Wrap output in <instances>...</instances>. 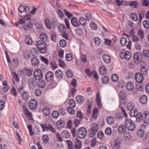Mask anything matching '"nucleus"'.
<instances>
[{"label":"nucleus","mask_w":149,"mask_h":149,"mask_svg":"<svg viewBox=\"0 0 149 149\" xmlns=\"http://www.w3.org/2000/svg\"><path fill=\"white\" fill-rule=\"evenodd\" d=\"M80 58L81 62L83 63H86L87 61L86 56L85 54L81 53Z\"/></svg>","instance_id":"38"},{"label":"nucleus","mask_w":149,"mask_h":149,"mask_svg":"<svg viewBox=\"0 0 149 149\" xmlns=\"http://www.w3.org/2000/svg\"><path fill=\"white\" fill-rule=\"evenodd\" d=\"M58 29L59 31L61 33H64L66 31V28L63 24H60L58 26Z\"/></svg>","instance_id":"25"},{"label":"nucleus","mask_w":149,"mask_h":149,"mask_svg":"<svg viewBox=\"0 0 149 149\" xmlns=\"http://www.w3.org/2000/svg\"><path fill=\"white\" fill-rule=\"evenodd\" d=\"M143 56L145 57H148L149 56V50L147 49H145L143 51Z\"/></svg>","instance_id":"64"},{"label":"nucleus","mask_w":149,"mask_h":149,"mask_svg":"<svg viewBox=\"0 0 149 149\" xmlns=\"http://www.w3.org/2000/svg\"><path fill=\"white\" fill-rule=\"evenodd\" d=\"M23 56L26 60L29 59L31 57V52L29 51H25L24 52Z\"/></svg>","instance_id":"26"},{"label":"nucleus","mask_w":149,"mask_h":149,"mask_svg":"<svg viewBox=\"0 0 149 149\" xmlns=\"http://www.w3.org/2000/svg\"><path fill=\"white\" fill-rule=\"evenodd\" d=\"M137 34L138 36L141 39L143 38L144 33L142 30L141 29L138 30L137 32Z\"/></svg>","instance_id":"52"},{"label":"nucleus","mask_w":149,"mask_h":149,"mask_svg":"<svg viewBox=\"0 0 149 149\" xmlns=\"http://www.w3.org/2000/svg\"><path fill=\"white\" fill-rule=\"evenodd\" d=\"M140 101L142 104H146L147 101V96L145 95L141 96L140 98Z\"/></svg>","instance_id":"30"},{"label":"nucleus","mask_w":149,"mask_h":149,"mask_svg":"<svg viewBox=\"0 0 149 149\" xmlns=\"http://www.w3.org/2000/svg\"><path fill=\"white\" fill-rule=\"evenodd\" d=\"M23 111L24 112L25 116L28 118L29 120H32L33 118L32 113L30 112L27 109L24 107H23Z\"/></svg>","instance_id":"9"},{"label":"nucleus","mask_w":149,"mask_h":149,"mask_svg":"<svg viewBox=\"0 0 149 149\" xmlns=\"http://www.w3.org/2000/svg\"><path fill=\"white\" fill-rule=\"evenodd\" d=\"M107 122L108 124L109 125L112 124L114 122V120L112 116H108L106 119Z\"/></svg>","instance_id":"35"},{"label":"nucleus","mask_w":149,"mask_h":149,"mask_svg":"<svg viewBox=\"0 0 149 149\" xmlns=\"http://www.w3.org/2000/svg\"><path fill=\"white\" fill-rule=\"evenodd\" d=\"M120 56L122 59L125 58L126 60H129L131 58V54L130 52L122 49L120 52Z\"/></svg>","instance_id":"4"},{"label":"nucleus","mask_w":149,"mask_h":149,"mask_svg":"<svg viewBox=\"0 0 149 149\" xmlns=\"http://www.w3.org/2000/svg\"><path fill=\"white\" fill-rule=\"evenodd\" d=\"M59 45L61 47H65L66 45V42L65 40L62 39L60 40L59 42Z\"/></svg>","instance_id":"57"},{"label":"nucleus","mask_w":149,"mask_h":149,"mask_svg":"<svg viewBox=\"0 0 149 149\" xmlns=\"http://www.w3.org/2000/svg\"><path fill=\"white\" fill-rule=\"evenodd\" d=\"M137 134L139 137H142L144 136V133L143 130L139 129L137 131Z\"/></svg>","instance_id":"46"},{"label":"nucleus","mask_w":149,"mask_h":149,"mask_svg":"<svg viewBox=\"0 0 149 149\" xmlns=\"http://www.w3.org/2000/svg\"><path fill=\"white\" fill-rule=\"evenodd\" d=\"M10 93L14 97H16L17 94L16 92V90L14 87H12L10 91Z\"/></svg>","instance_id":"48"},{"label":"nucleus","mask_w":149,"mask_h":149,"mask_svg":"<svg viewBox=\"0 0 149 149\" xmlns=\"http://www.w3.org/2000/svg\"><path fill=\"white\" fill-rule=\"evenodd\" d=\"M76 99L77 101L79 103H82L84 101V98L82 96L78 95L76 97Z\"/></svg>","instance_id":"42"},{"label":"nucleus","mask_w":149,"mask_h":149,"mask_svg":"<svg viewBox=\"0 0 149 149\" xmlns=\"http://www.w3.org/2000/svg\"><path fill=\"white\" fill-rule=\"evenodd\" d=\"M133 58L135 62L139 63L141 60L142 55L140 53L136 52L134 54Z\"/></svg>","instance_id":"7"},{"label":"nucleus","mask_w":149,"mask_h":149,"mask_svg":"<svg viewBox=\"0 0 149 149\" xmlns=\"http://www.w3.org/2000/svg\"><path fill=\"white\" fill-rule=\"evenodd\" d=\"M65 58L67 61H70L72 60L73 57L72 54L69 53L66 55Z\"/></svg>","instance_id":"50"},{"label":"nucleus","mask_w":149,"mask_h":149,"mask_svg":"<svg viewBox=\"0 0 149 149\" xmlns=\"http://www.w3.org/2000/svg\"><path fill=\"white\" fill-rule=\"evenodd\" d=\"M143 26L146 29H148L149 28V22L148 21H144L143 22Z\"/></svg>","instance_id":"63"},{"label":"nucleus","mask_w":149,"mask_h":149,"mask_svg":"<svg viewBox=\"0 0 149 149\" xmlns=\"http://www.w3.org/2000/svg\"><path fill=\"white\" fill-rule=\"evenodd\" d=\"M137 121L139 122L142 119V113L141 112L138 113L135 116Z\"/></svg>","instance_id":"53"},{"label":"nucleus","mask_w":149,"mask_h":149,"mask_svg":"<svg viewBox=\"0 0 149 149\" xmlns=\"http://www.w3.org/2000/svg\"><path fill=\"white\" fill-rule=\"evenodd\" d=\"M31 62L32 65L35 66H37L39 64V61L35 57L32 58Z\"/></svg>","instance_id":"19"},{"label":"nucleus","mask_w":149,"mask_h":149,"mask_svg":"<svg viewBox=\"0 0 149 149\" xmlns=\"http://www.w3.org/2000/svg\"><path fill=\"white\" fill-rule=\"evenodd\" d=\"M71 24L74 27H77L80 25L78 19L74 17L71 18Z\"/></svg>","instance_id":"14"},{"label":"nucleus","mask_w":149,"mask_h":149,"mask_svg":"<svg viewBox=\"0 0 149 149\" xmlns=\"http://www.w3.org/2000/svg\"><path fill=\"white\" fill-rule=\"evenodd\" d=\"M67 111L68 113L71 115H73L75 113V111L72 108V107H68L67 109Z\"/></svg>","instance_id":"56"},{"label":"nucleus","mask_w":149,"mask_h":149,"mask_svg":"<svg viewBox=\"0 0 149 149\" xmlns=\"http://www.w3.org/2000/svg\"><path fill=\"white\" fill-rule=\"evenodd\" d=\"M101 99L100 93H97L96 94V101L98 107L99 108H101L102 107Z\"/></svg>","instance_id":"11"},{"label":"nucleus","mask_w":149,"mask_h":149,"mask_svg":"<svg viewBox=\"0 0 149 149\" xmlns=\"http://www.w3.org/2000/svg\"><path fill=\"white\" fill-rule=\"evenodd\" d=\"M99 113V111L97 108H94L92 111V116L94 119H96L98 117V115Z\"/></svg>","instance_id":"17"},{"label":"nucleus","mask_w":149,"mask_h":149,"mask_svg":"<svg viewBox=\"0 0 149 149\" xmlns=\"http://www.w3.org/2000/svg\"><path fill=\"white\" fill-rule=\"evenodd\" d=\"M90 26L92 29L95 30L97 28L96 24L94 22H91L90 24Z\"/></svg>","instance_id":"61"},{"label":"nucleus","mask_w":149,"mask_h":149,"mask_svg":"<svg viewBox=\"0 0 149 149\" xmlns=\"http://www.w3.org/2000/svg\"><path fill=\"white\" fill-rule=\"evenodd\" d=\"M55 74L56 77L59 79L61 78L63 76L62 72L59 70H58L56 71Z\"/></svg>","instance_id":"34"},{"label":"nucleus","mask_w":149,"mask_h":149,"mask_svg":"<svg viewBox=\"0 0 149 149\" xmlns=\"http://www.w3.org/2000/svg\"><path fill=\"white\" fill-rule=\"evenodd\" d=\"M42 128L44 131L50 130L52 133H54L55 132V129L51 125L47 126H42Z\"/></svg>","instance_id":"12"},{"label":"nucleus","mask_w":149,"mask_h":149,"mask_svg":"<svg viewBox=\"0 0 149 149\" xmlns=\"http://www.w3.org/2000/svg\"><path fill=\"white\" fill-rule=\"evenodd\" d=\"M69 104L72 108H74L75 107V103L74 100L72 99L70 100Z\"/></svg>","instance_id":"62"},{"label":"nucleus","mask_w":149,"mask_h":149,"mask_svg":"<svg viewBox=\"0 0 149 149\" xmlns=\"http://www.w3.org/2000/svg\"><path fill=\"white\" fill-rule=\"evenodd\" d=\"M99 72L101 75H104L107 73V68L104 66H101L100 68Z\"/></svg>","instance_id":"21"},{"label":"nucleus","mask_w":149,"mask_h":149,"mask_svg":"<svg viewBox=\"0 0 149 149\" xmlns=\"http://www.w3.org/2000/svg\"><path fill=\"white\" fill-rule=\"evenodd\" d=\"M130 18L134 21H136L138 19V16L137 14L135 13H131L130 15Z\"/></svg>","instance_id":"33"},{"label":"nucleus","mask_w":149,"mask_h":149,"mask_svg":"<svg viewBox=\"0 0 149 149\" xmlns=\"http://www.w3.org/2000/svg\"><path fill=\"white\" fill-rule=\"evenodd\" d=\"M82 143L81 141L78 139H76L74 143V149H80Z\"/></svg>","instance_id":"16"},{"label":"nucleus","mask_w":149,"mask_h":149,"mask_svg":"<svg viewBox=\"0 0 149 149\" xmlns=\"http://www.w3.org/2000/svg\"><path fill=\"white\" fill-rule=\"evenodd\" d=\"M126 127L128 130L133 131L135 128L134 122L130 119H127L125 122Z\"/></svg>","instance_id":"3"},{"label":"nucleus","mask_w":149,"mask_h":149,"mask_svg":"<svg viewBox=\"0 0 149 149\" xmlns=\"http://www.w3.org/2000/svg\"><path fill=\"white\" fill-rule=\"evenodd\" d=\"M42 140L45 143H47L49 141V138L48 136L45 135L43 136L42 137Z\"/></svg>","instance_id":"59"},{"label":"nucleus","mask_w":149,"mask_h":149,"mask_svg":"<svg viewBox=\"0 0 149 149\" xmlns=\"http://www.w3.org/2000/svg\"><path fill=\"white\" fill-rule=\"evenodd\" d=\"M38 104L37 101L34 99L31 100L28 103V106L31 110H34L37 107Z\"/></svg>","instance_id":"5"},{"label":"nucleus","mask_w":149,"mask_h":149,"mask_svg":"<svg viewBox=\"0 0 149 149\" xmlns=\"http://www.w3.org/2000/svg\"><path fill=\"white\" fill-rule=\"evenodd\" d=\"M33 25L32 23L30 22L28 23L27 25H23L22 26V28L24 31L28 30L31 28L32 27Z\"/></svg>","instance_id":"32"},{"label":"nucleus","mask_w":149,"mask_h":149,"mask_svg":"<svg viewBox=\"0 0 149 149\" xmlns=\"http://www.w3.org/2000/svg\"><path fill=\"white\" fill-rule=\"evenodd\" d=\"M111 79L113 81L116 82L118 81V77L117 74H114L111 76Z\"/></svg>","instance_id":"51"},{"label":"nucleus","mask_w":149,"mask_h":149,"mask_svg":"<svg viewBox=\"0 0 149 149\" xmlns=\"http://www.w3.org/2000/svg\"><path fill=\"white\" fill-rule=\"evenodd\" d=\"M36 46L41 53L44 54L46 53L47 48V45L44 41H38L36 43Z\"/></svg>","instance_id":"1"},{"label":"nucleus","mask_w":149,"mask_h":149,"mask_svg":"<svg viewBox=\"0 0 149 149\" xmlns=\"http://www.w3.org/2000/svg\"><path fill=\"white\" fill-rule=\"evenodd\" d=\"M66 75L68 78H72L73 76V74L70 70H68L66 71Z\"/></svg>","instance_id":"58"},{"label":"nucleus","mask_w":149,"mask_h":149,"mask_svg":"<svg viewBox=\"0 0 149 149\" xmlns=\"http://www.w3.org/2000/svg\"><path fill=\"white\" fill-rule=\"evenodd\" d=\"M129 5L134 8H136L138 6V2L136 1H132L130 2Z\"/></svg>","instance_id":"40"},{"label":"nucleus","mask_w":149,"mask_h":149,"mask_svg":"<svg viewBox=\"0 0 149 149\" xmlns=\"http://www.w3.org/2000/svg\"><path fill=\"white\" fill-rule=\"evenodd\" d=\"M134 104L132 102H129L128 103L127 105V110L131 111L134 109Z\"/></svg>","instance_id":"37"},{"label":"nucleus","mask_w":149,"mask_h":149,"mask_svg":"<svg viewBox=\"0 0 149 149\" xmlns=\"http://www.w3.org/2000/svg\"><path fill=\"white\" fill-rule=\"evenodd\" d=\"M22 98L24 100H27L29 97V93L26 92H24L21 95Z\"/></svg>","instance_id":"45"},{"label":"nucleus","mask_w":149,"mask_h":149,"mask_svg":"<svg viewBox=\"0 0 149 149\" xmlns=\"http://www.w3.org/2000/svg\"><path fill=\"white\" fill-rule=\"evenodd\" d=\"M65 125L64 121L62 120L58 121L56 123V126L57 127L59 130H60Z\"/></svg>","instance_id":"18"},{"label":"nucleus","mask_w":149,"mask_h":149,"mask_svg":"<svg viewBox=\"0 0 149 149\" xmlns=\"http://www.w3.org/2000/svg\"><path fill=\"white\" fill-rule=\"evenodd\" d=\"M39 38L40 39L43 40L44 41H46L48 37L45 33H41L40 35Z\"/></svg>","instance_id":"36"},{"label":"nucleus","mask_w":149,"mask_h":149,"mask_svg":"<svg viewBox=\"0 0 149 149\" xmlns=\"http://www.w3.org/2000/svg\"><path fill=\"white\" fill-rule=\"evenodd\" d=\"M127 39L125 37H122L120 40V43L123 46H124L126 44L127 42Z\"/></svg>","instance_id":"49"},{"label":"nucleus","mask_w":149,"mask_h":149,"mask_svg":"<svg viewBox=\"0 0 149 149\" xmlns=\"http://www.w3.org/2000/svg\"><path fill=\"white\" fill-rule=\"evenodd\" d=\"M63 136L65 138H68L70 136V134L69 132L66 130L64 131L62 133Z\"/></svg>","instance_id":"43"},{"label":"nucleus","mask_w":149,"mask_h":149,"mask_svg":"<svg viewBox=\"0 0 149 149\" xmlns=\"http://www.w3.org/2000/svg\"><path fill=\"white\" fill-rule=\"evenodd\" d=\"M79 23L81 25L85 26L87 23L86 19L85 18L83 17H80L79 19Z\"/></svg>","instance_id":"22"},{"label":"nucleus","mask_w":149,"mask_h":149,"mask_svg":"<svg viewBox=\"0 0 149 149\" xmlns=\"http://www.w3.org/2000/svg\"><path fill=\"white\" fill-rule=\"evenodd\" d=\"M121 142L118 139H115L113 143L114 147L116 148H120Z\"/></svg>","instance_id":"29"},{"label":"nucleus","mask_w":149,"mask_h":149,"mask_svg":"<svg viewBox=\"0 0 149 149\" xmlns=\"http://www.w3.org/2000/svg\"><path fill=\"white\" fill-rule=\"evenodd\" d=\"M87 134V131L84 127H81L79 128L77 132V136L81 139L84 138Z\"/></svg>","instance_id":"2"},{"label":"nucleus","mask_w":149,"mask_h":149,"mask_svg":"<svg viewBox=\"0 0 149 149\" xmlns=\"http://www.w3.org/2000/svg\"><path fill=\"white\" fill-rule=\"evenodd\" d=\"M103 59L105 63H109L111 61V59L109 56L106 54L103 55Z\"/></svg>","instance_id":"24"},{"label":"nucleus","mask_w":149,"mask_h":149,"mask_svg":"<svg viewBox=\"0 0 149 149\" xmlns=\"http://www.w3.org/2000/svg\"><path fill=\"white\" fill-rule=\"evenodd\" d=\"M91 130H93L97 132L98 129V126L96 123L93 124L91 125Z\"/></svg>","instance_id":"47"},{"label":"nucleus","mask_w":149,"mask_h":149,"mask_svg":"<svg viewBox=\"0 0 149 149\" xmlns=\"http://www.w3.org/2000/svg\"><path fill=\"white\" fill-rule=\"evenodd\" d=\"M125 126L123 125H120L118 128V131L120 133L122 134L125 132L126 131Z\"/></svg>","instance_id":"28"},{"label":"nucleus","mask_w":149,"mask_h":149,"mask_svg":"<svg viewBox=\"0 0 149 149\" xmlns=\"http://www.w3.org/2000/svg\"><path fill=\"white\" fill-rule=\"evenodd\" d=\"M46 27L48 29L51 28L52 25L51 21L48 18L46 19L44 21Z\"/></svg>","instance_id":"27"},{"label":"nucleus","mask_w":149,"mask_h":149,"mask_svg":"<svg viewBox=\"0 0 149 149\" xmlns=\"http://www.w3.org/2000/svg\"><path fill=\"white\" fill-rule=\"evenodd\" d=\"M33 71L31 69L25 68L22 70L21 72L22 74L26 76H29L32 74Z\"/></svg>","instance_id":"13"},{"label":"nucleus","mask_w":149,"mask_h":149,"mask_svg":"<svg viewBox=\"0 0 149 149\" xmlns=\"http://www.w3.org/2000/svg\"><path fill=\"white\" fill-rule=\"evenodd\" d=\"M33 75L36 79L39 80L42 78V73L40 69H36L34 71Z\"/></svg>","instance_id":"6"},{"label":"nucleus","mask_w":149,"mask_h":149,"mask_svg":"<svg viewBox=\"0 0 149 149\" xmlns=\"http://www.w3.org/2000/svg\"><path fill=\"white\" fill-rule=\"evenodd\" d=\"M29 8L28 6L21 5L18 7V10L21 13L24 12H28L29 11Z\"/></svg>","instance_id":"8"},{"label":"nucleus","mask_w":149,"mask_h":149,"mask_svg":"<svg viewBox=\"0 0 149 149\" xmlns=\"http://www.w3.org/2000/svg\"><path fill=\"white\" fill-rule=\"evenodd\" d=\"M38 85L39 88H42L45 87V83L43 80H41L38 81Z\"/></svg>","instance_id":"39"},{"label":"nucleus","mask_w":149,"mask_h":149,"mask_svg":"<svg viewBox=\"0 0 149 149\" xmlns=\"http://www.w3.org/2000/svg\"><path fill=\"white\" fill-rule=\"evenodd\" d=\"M131 137V135L129 132H127L124 136V139L127 140H129Z\"/></svg>","instance_id":"55"},{"label":"nucleus","mask_w":149,"mask_h":149,"mask_svg":"<svg viewBox=\"0 0 149 149\" xmlns=\"http://www.w3.org/2000/svg\"><path fill=\"white\" fill-rule=\"evenodd\" d=\"M135 79L137 82L140 83L143 81V77L140 73H136L135 75Z\"/></svg>","instance_id":"10"},{"label":"nucleus","mask_w":149,"mask_h":149,"mask_svg":"<svg viewBox=\"0 0 149 149\" xmlns=\"http://www.w3.org/2000/svg\"><path fill=\"white\" fill-rule=\"evenodd\" d=\"M42 111L44 114L46 116L48 115L49 113V108L47 106H45L43 108Z\"/></svg>","instance_id":"41"},{"label":"nucleus","mask_w":149,"mask_h":149,"mask_svg":"<svg viewBox=\"0 0 149 149\" xmlns=\"http://www.w3.org/2000/svg\"><path fill=\"white\" fill-rule=\"evenodd\" d=\"M45 78L47 81H50L53 79V74L51 72H47L45 75Z\"/></svg>","instance_id":"15"},{"label":"nucleus","mask_w":149,"mask_h":149,"mask_svg":"<svg viewBox=\"0 0 149 149\" xmlns=\"http://www.w3.org/2000/svg\"><path fill=\"white\" fill-rule=\"evenodd\" d=\"M52 115L53 118H56L59 116V113L57 111H54L52 112Z\"/></svg>","instance_id":"60"},{"label":"nucleus","mask_w":149,"mask_h":149,"mask_svg":"<svg viewBox=\"0 0 149 149\" xmlns=\"http://www.w3.org/2000/svg\"><path fill=\"white\" fill-rule=\"evenodd\" d=\"M138 113L137 110L136 109H134L130 111V114L131 116L135 117L136 114H138Z\"/></svg>","instance_id":"44"},{"label":"nucleus","mask_w":149,"mask_h":149,"mask_svg":"<svg viewBox=\"0 0 149 149\" xmlns=\"http://www.w3.org/2000/svg\"><path fill=\"white\" fill-rule=\"evenodd\" d=\"M143 114L144 118L143 120L146 123H149V112L145 111L143 113Z\"/></svg>","instance_id":"20"},{"label":"nucleus","mask_w":149,"mask_h":149,"mask_svg":"<svg viewBox=\"0 0 149 149\" xmlns=\"http://www.w3.org/2000/svg\"><path fill=\"white\" fill-rule=\"evenodd\" d=\"M25 40L26 43L28 45L32 44L33 42L32 38L29 36H27L26 37Z\"/></svg>","instance_id":"31"},{"label":"nucleus","mask_w":149,"mask_h":149,"mask_svg":"<svg viewBox=\"0 0 149 149\" xmlns=\"http://www.w3.org/2000/svg\"><path fill=\"white\" fill-rule=\"evenodd\" d=\"M134 87V84L131 82H128L126 84V88L129 91L133 90Z\"/></svg>","instance_id":"23"},{"label":"nucleus","mask_w":149,"mask_h":149,"mask_svg":"<svg viewBox=\"0 0 149 149\" xmlns=\"http://www.w3.org/2000/svg\"><path fill=\"white\" fill-rule=\"evenodd\" d=\"M67 143L68 146V149H72L73 148V145L72 141L70 140H67Z\"/></svg>","instance_id":"54"}]
</instances>
